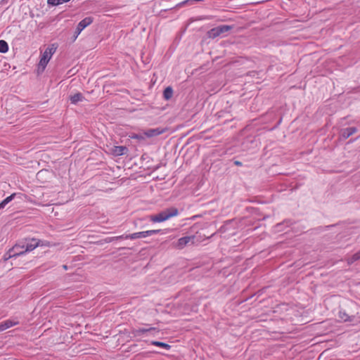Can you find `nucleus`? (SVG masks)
<instances>
[{
    "label": "nucleus",
    "instance_id": "4468645a",
    "mask_svg": "<svg viewBox=\"0 0 360 360\" xmlns=\"http://www.w3.org/2000/svg\"><path fill=\"white\" fill-rule=\"evenodd\" d=\"M173 95V90L172 87L168 86L167 87L163 92V96L166 100H169L172 97Z\"/></svg>",
    "mask_w": 360,
    "mask_h": 360
},
{
    "label": "nucleus",
    "instance_id": "393cba45",
    "mask_svg": "<svg viewBox=\"0 0 360 360\" xmlns=\"http://www.w3.org/2000/svg\"><path fill=\"white\" fill-rule=\"evenodd\" d=\"M41 173H42V172H41H41H38V175H40Z\"/></svg>",
    "mask_w": 360,
    "mask_h": 360
},
{
    "label": "nucleus",
    "instance_id": "0eeeda50",
    "mask_svg": "<svg viewBox=\"0 0 360 360\" xmlns=\"http://www.w3.org/2000/svg\"><path fill=\"white\" fill-rule=\"evenodd\" d=\"M92 22H93V19L91 17H86V18H84L82 20H81L78 23L77 29H76V33H77L76 37H77L85 27H86L87 26L91 25L92 23Z\"/></svg>",
    "mask_w": 360,
    "mask_h": 360
},
{
    "label": "nucleus",
    "instance_id": "a211bd4d",
    "mask_svg": "<svg viewBox=\"0 0 360 360\" xmlns=\"http://www.w3.org/2000/svg\"><path fill=\"white\" fill-rule=\"evenodd\" d=\"M70 0H47V3L51 6H58L59 4L67 3Z\"/></svg>",
    "mask_w": 360,
    "mask_h": 360
},
{
    "label": "nucleus",
    "instance_id": "1a4fd4ad",
    "mask_svg": "<svg viewBox=\"0 0 360 360\" xmlns=\"http://www.w3.org/2000/svg\"><path fill=\"white\" fill-rule=\"evenodd\" d=\"M128 151V149L127 147L125 146H113L111 149H110V153L115 156H120V155H122L125 153H127Z\"/></svg>",
    "mask_w": 360,
    "mask_h": 360
},
{
    "label": "nucleus",
    "instance_id": "f3484780",
    "mask_svg": "<svg viewBox=\"0 0 360 360\" xmlns=\"http://www.w3.org/2000/svg\"><path fill=\"white\" fill-rule=\"evenodd\" d=\"M151 344L153 345L158 346V347L166 349H169L171 347V346L169 345L162 342H159V341H153L151 342Z\"/></svg>",
    "mask_w": 360,
    "mask_h": 360
},
{
    "label": "nucleus",
    "instance_id": "2eb2a0df",
    "mask_svg": "<svg viewBox=\"0 0 360 360\" xmlns=\"http://www.w3.org/2000/svg\"><path fill=\"white\" fill-rule=\"evenodd\" d=\"M156 330L155 328H139L134 331V335H141V334H143L146 332H148L150 330Z\"/></svg>",
    "mask_w": 360,
    "mask_h": 360
},
{
    "label": "nucleus",
    "instance_id": "5701e85b",
    "mask_svg": "<svg viewBox=\"0 0 360 360\" xmlns=\"http://www.w3.org/2000/svg\"><path fill=\"white\" fill-rule=\"evenodd\" d=\"M234 164L236 165H238V166H241L242 165V162H240L239 161H235Z\"/></svg>",
    "mask_w": 360,
    "mask_h": 360
},
{
    "label": "nucleus",
    "instance_id": "20e7f679",
    "mask_svg": "<svg viewBox=\"0 0 360 360\" xmlns=\"http://www.w3.org/2000/svg\"><path fill=\"white\" fill-rule=\"evenodd\" d=\"M231 27L229 25H221L214 28H212L208 32V36L210 38H216L221 34L229 32L231 30Z\"/></svg>",
    "mask_w": 360,
    "mask_h": 360
},
{
    "label": "nucleus",
    "instance_id": "6ab92c4d",
    "mask_svg": "<svg viewBox=\"0 0 360 360\" xmlns=\"http://www.w3.org/2000/svg\"><path fill=\"white\" fill-rule=\"evenodd\" d=\"M360 259V251L357 252L356 253L354 254L352 257L349 258L347 259V262L349 264H352L353 262Z\"/></svg>",
    "mask_w": 360,
    "mask_h": 360
},
{
    "label": "nucleus",
    "instance_id": "7ed1b4c3",
    "mask_svg": "<svg viewBox=\"0 0 360 360\" xmlns=\"http://www.w3.org/2000/svg\"><path fill=\"white\" fill-rule=\"evenodd\" d=\"M178 214L179 211L176 208L171 207L160 212L158 214L150 216V220L154 223L163 222L171 217L177 216Z\"/></svg>",
    "mask_w": 360,
    "mask_h": 360
},
{
    "label": "nucleus",
    "instance_id": "dca6fc26",
    "mask_svg": "<svg viewBox=\"0 0 360 360\" xmlns=\"http://www.w3.org/2000/svg\"><path fill=\"white\" fill-rule=\"evenodd\" d=\"M8 51V45L4 40H0V53H5Z\"/></svg>",
    "mask_w": 360,
    "mask_h": 360
},
{
    "label": "nucleus",
    "instance_id": "39448f33",
    "mask_svg": "<svg viewBox=\"0 0 360 360\" xmlns=\"http://www.w3.org/2000/svg\"><path fill=\"white\" fill-rule=\"evenodd\" d=\"M25 245H20V244H17L15 245V246L13 247V248H11L9 251H8V256L7 257H6V259H8L9 258H11L13 257H16V256H19L20 255H22L23 253H25L24 250H25Z\"/></svg>",
    "mask_w": 360,
    "mask_h": 360
},
{
    "label": "nucleus",
    "instance_id": "423d86ee",
    "mask_svg": "<svg viewBox=\"0 0 360 360\" xmlns=\"http://www.w3.org/2000/svg\"><path fill=\"white\" fill-rule=\"evenodd\" d=\"M195 239V236H185L179 238L178 241L174 245V246L177 249H183L185 246H186L189 243H193Z\"/></svg>",
    "mask_w": 360,
    "mask_h": 360
},
{
    "label": "nucleus",
    "instance_id": "6e6552de",
    "mask_svg": "<svg viewBox=\"0 0 360 360\" xmlns=\"http://www.w3.org/2000/svg\"><path fill=\"white\" fill-rule=\"evenodd\" d=\"M166 131V129L162 128H156V129H150L146 131H144V135L147 137H153L160 135Z\"/></svg>",
    "mask_w": 360,
    "mask_h": 360
},
{
    "label": "nucleus",
    "instance_id": "f257e3e1",
    "mask_svg": "<svg viewBox=\"0 0 360 360\" xmlns=\"http://www.w3.org/2000/svg\"><path fill=\"white\" fill-rule=\"evenodd\" d=\"M56 49L57 45L53 44L49 46L42 53L38 63V72H42L45 70L47 64L52 58V56L56 53Z\"/></svg>",
    "mask_w": 360,
    "mask_h": 360
},
{
    "label": "nucleus",
    "instance_id": "f03ea898",
    "mask_svg": "<svg viewBox=\"0 0 360 360\" xmlns=\"http://www.w3.org/2000/svg\"><path fill=\"white\" fill-rule=\"evenodd\" d=\"M160 231V230H148V231H145L136 232V233H134L129 234V235H125V236L122 235V236H119L108 238L105 239V241L109 243V242L113 241L114 240H117V239L134 240V239L139 238H146V237L150 236L153 234L158 233Z\"/></svg>",
    "mask_w": 360,
    "mask_h": 360
},
{
    "label": "nucleus",
    "instance_id": "b1692460",
    "mask_svg": "<svg viewBox=\"0 0 360 360\" xmlns=\"http://www.w3.org/2000/svg\"><path fill=\"white\" fill-rule=\"evenodd\" d=\"M63 268H64L65 269H68L66 265H64V266H63Z\"/></svg>",
    "mask_w": 360,
    "mask_h": 360
},
{
    "label": "nucleus",
    "instance_id": "f8f14e48",
    "mask_svg": "<svg viewBox=\"0 0 360 360\" xmlns=\"http://www.w3.org/2000/svg\"><path fill=\"white\" fill-rule=\"evenodd\" d=\"M84 96L81 93H77L70 97V100L72 104H76L79 101H83Z\"/></svg>",
    "mask_w": 360,
    "mask_h": 360
},
{
    "label": "nucleus",
    "instance_id": "ddd939ff",
    "mask_svg": "<svg viewBox=\"0 0 360 360\" xmlns=\"http://www.w3.org/2000/svg\"><path fill=\"white\" fill-rule=\"evenodd\" d=\"M356 129L355 127H349V128H347L346 129L343 134H342V136L345 138V139H347L349 138L350 136H352V134H354V133L356 132Z\"/></svg>",
    "mask_w": 360,
    "mask_h": 360
},
{
    "label": "nucleus",
    "instance_id": "4be33fe9",
    "mask_svg": "<svg viewBox=\"0 0 360 360\" xmlns=\"http://www.w3.org/2000/svg\"><path fill=\"white\" fill-rule=\"evenodd\" d=\"M130 137L134 139H143V137L142 136L139 135V134H133Z\"/></svg>",
    "mask_w": 360,
    "mask_h": 360
},
{
    "label": "nucleus",
    "instance_id": "412c9836",
    "mask_svg": "<svg viewBox=\"0 0 360 360\" xmlns=\"http://www.w3.org/2000/svg\"><path fill=\"white\" fill-rule=\"evenodd\" d=\"M339 318L340 319L341 321L344 322L350 321L349 316L345 312L343 311L339 312Z\"/></svg>",
    "mask_w": 360,
    "mask_h": 360
},
{
    "label": "nucleus",
    "instance_id": "9d476101",
    "mask_svg": "<svg viewBox=\"0 0 360 360\" xmlns=\"http://www.w3.org/2000/svg\"><path fill=\"white\" fill-rule=\"evenodd\" d=\"M25 245V252H30L34 250L39 245V241L37 239L32 238L29 240L25 244H23Z\"/></svg>",
    "mask_w": 360,
    "mask_h": 360
},
{
    "label": "nucleus",
    "instance_id": "9b49d317",
    "mask_svg": "<svg viewBox=\"0 0 360 360\" xmlns=\"http://www.w3.org/2000/svg\"><path fill=\"white\" fill-rule=\"evenodd\" d=\"M19 323L18 321L8 319L0 323V332L4 331L12 326H16Z\"/></svg>",
    "mask_w": 360,
    "mask_h": 360
},
{
    "label": "nucleus",
    "instance_id": "aec40b11",
    "mask_svg": "<svg viewBox=\"0 0 360 360\" xmlns=\"http://www.w3.org/2000/svg\"><path fill=\"white\" fill-rule=\"evenodd\" d=\"M15 195V193L8 196L6 198H5L1 203L0 206L1 208H3L7 203H8L10 201H11L13 199V197Z\"/></svg>",
    "mask_w": 360,
    "mask_h": 360
}]
</instances>
